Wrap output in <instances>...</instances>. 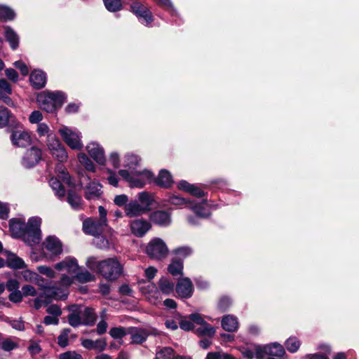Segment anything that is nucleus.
I'll list each match as a JSON object with an SVG mask.
<instances>
[{
    "label": "nucleus",
    "instance_id": "nucleus-1",
    "mask_svg": "<svg viewBox=\"0 0 359 359\" xmlns=\"http://www.w3.org/2000/svg\"><path fill=\"white\" fill-rule=\"evenodd\" d=\"M40 217H31L27 223L22 219H12L9 222L10 231L14 238H21L29 245L39 243L41 239Z\"/></svg>",
    "mask_w": 359,
    "mask_h": 359
},
{
    "label": "nucleus",
    "instance_id": "nucleus-2",
    "mask_svg": "<svg viewBox=\"0 0 359 359\" xmlns=\"http://www.w3.org/2000/svg\"><path fill=\"white\" fill-rule=\"evenodd\" d=\"M65 100V95L60 91H43L37 97L40 108L48 113L53 112L57 107H61Z\"/></svg>",
    "mask_w": 359,
    "mask_h": 359
},
{
    "label": "nucleus",
    "instance_id": "nucleus-3",
    "mask_svg": "<svg viewBox=\"0 0 359 359\" xmlns=\"http://www.w3.org/2000/svg\"><path fill=\"white\" fill-rule=\"evenodd\" d=\"M99 273L105 278L115 280L121 274L123 266L115 258H109L100 262L97 266Z\"/></svg>",
    "mask_w": 359,
    "mask_h": 359
},
{
    "label": "nucleus",
    "instance_id": "nucleus-4",
    "mask_svg": "<svg viewBox=\"0 0 359 359\" xmlns=\"http://www.w3.org/2000/svg\"><path fill=\"white\" fill-rule=\"evenodd\" d=\"M118 174L126 181L128 182L131 187H143L146 183L151 180L153 175L152 173L147 170L142 171L140 170H132L129 172L127 170H120Z\"/></svg>",
    "mask_w": 359,
    "mask_h": 359
},
{
    "label": "nucleus",
    "instance_id": "nucleus-5",
    "mask_svg": "<svg viewBox=\"0 0 359 359\" xmlns=\"http://www.w3.org/2000/svg\"><path fill=\"white\" fill-rule=\"evenodd\" d=\"M145 252L151 259L160 261L167 257L169 250L161 238H154L147 244Z\"/></svg>",
    "mask_w": 359,
    "mask_h": 359
},
{
    "label": "nucleus",
    "instance_id": "nucleus-6",
    "mask_svg": "<svg viewBox=\"0 0 359 359\" xmlns=\"http://www.w3.org/2000/svg\"><path fill=\"white\" fill-rule=\"evenodd\" d=\"M59 133L70 148L80 149L82 147L81 134L79 131L64 126L59 130Z\"/></svg>",
    "mask_w": 359,
    "mask_h": 359
},
{
    "label": "nucleus",
    "instance_id": "nucleus-7",
    "mask_svg": "<svg viewBox=\"0 0 359 359\" xmlns=\"http://www.w3.org/2000/svg\"><path fill=\"white\" fill-rule=\"evenodd\" d=\"M130 11L137 17L139 20L145 25H150L153 21L150 11L140 2H133L130 5Z\"/></svg>",
    "mask_w": 359,
    "mask_h": 359
},
{
    "label": "nucleus",
    "instance_id": "nucleus-8",
    "mask_svg": "<svg viewBox=\"0 0 359 359\" xmlns=\"http://www.w3.org/2000/svg\"><path fill=\"white\" fill-rule=\"evenodd\" d=\"M41 149L36 147H32L26 151L22 159V165L26 168H32L41 161Z\"/></svg>",
    "mask_w": 359,
    "mask_h": 359
},
{
    "label": "nucleus",
    "instance_id": "nucleus-9",
    "mask_svg": "<svg viewBox=\"0 0 359 359\" xmlns=\"http://www.w3.org/2000/svg\"><path fill=\"white\" fill-rule=\"evenodd\" d=\"M142 291L147 295V300L151 304L158 305L161 302V292L153 283L149 282L147 286L142 287Z\"/></svg>",
    "mask_w": 359,
    "mask_h": 359
},
{
    "label": "nucleus",
    "instance_id": "nucleus-10",
    "mask_svg": "<svg viewBox=\"0 0 359 359\" xmlns=\"http://www.w3.org/2000/svg\"><path fill=\"white\" fill-rule=\"evenodd\" d=\"M194 291L192 282L188 278L180 279L176 285V292L182 298H189Z\"/></svg>",
    "mask_w": 359,
    "mask_h": 359
},
{
    "label": "nucleus",
    "instance_id": "nucleus-11",
    "mask_svg": "<svg viewBox=\"0 0 359 359\" xmlns=\"http://www.w3.org/2000/svg\"><path fill=\"white\" fill-rule=\"evenodd\" d=\"M43 290L44 296L55 299H63L67 297V291L62 286L57 287L55 285H44L41 286Z\"/></svg>",
    "mask_w": 359,
    "mask_h": 359
},
{
    "label": "nucleus",
    "instance_id": "nucleus-12",
    "mask_svg": "<svg viewBox=\"0 0 359 359\" xmlns=\"http://www.w3.org/2000/svg\"><path fill=\"white\" fill-rule=\"evenodd\" d=\"M13 144L19 147H27L31 144L32 139L30 135L23 130L13 131L11 135Z\"/></svg>",
    "mask_w": 359,
    "mask_h": 359
},
{
    "label": "nucleus",
    "instance_id": "nucleus-13",
    "mask_svg": "<svg viewBox=\"0 0 359 359\" xmlns=\"http://www.w3.org/2000/svg\"><path fill=\"white\" fill-rule=\"evenodd\" d=\"M86 149L90 157L93 158L97 163L100 165L104 164L106 159L104 149L97 143H90L87 145Z\"/></svg>",
    "mask_w": 359,
    "mask_h": 359
},
{
    "label": "nucleus",
    "instance_id": "nucleus-14",
    "mask_svg": "<svg viewBox=\"0 0 359 359\" xmlns=\"http://www.w3.org/2000/svg\"><path fill=\"white\" fill-rule=\"evenodd\" d=\"M55 269L58 271H66L69 274H74L79 269L76 259L73 257H66L56 264Z\"/></svg>",
    "mask_w": 359,
    "mask_h": 359
},
{
    "label": "nucleus",
    "instance_id": "nucleus-15",
    "mask_svg": "<svg viewBox=\"0 0 359 359\" xmlns=\"http://www.w3.org/2000/svg\"><path fill=\"white\" fill-rule=\"evenodd\" d=\"M43 246L46 250L53 255H58L62 252L61 242L54 236H48L43 243Z\"/></svg>",
    "mask_w": 359,
    "mask_h": 359
},
{
    "label": "nucleus",
    "instance_id": "nucleus-16",
    "mask_svg": "<svg viewBox=\"0 0 359 359\" xmlns=\"http://www.w3.org/2000/svg\"><path fill=\"white\" fill-rule=\"evenodd\" d=\"M151 220L161 226H168L171 224L170 213L165 210H157L151 213Z\"/></svg>",
    "mask_w": 359,
    "mask_h": 359
},
{
    "label": "nucleus",
    "instance_id": "nucleus-17",
    "mask_svg": "<svg viewBox=\"0 0 359 359\" xmlns=\"http://www.w3.org/2000/svg\"><path fill=\"white\" fill-rule=\"evenodd\" d=\"M150 228V223L143 219H135L130 223L132 233L138 237L143 236Z\"/></svg>",
    "mask_w": 359,
    "mask_h": 359
},
{
    "label": "nucleus",
    "instance_id": "nucleus-18",
    "mask_svg": "<svg viewBox=\"0 0 359 359\" xmlns=\"http://www.w3.org/2000/svg\"><path fill=\"white\" fill-rule=\"evenodd\" d=\"M6 256V266L12 269H22L27 268V264L23 259L15 254L6 250L4 252Z\"/></svg>",
    "mask_w": 359,
    "mask_h": 359
},
{
    "label": "nucleus",
    "instance_id": "nucleus-19",
    "mask_svg": "<svg viewBox=\"0 0 359 359\" xmlns=\"http://www.w3.org/2000/svg\"><path fill=\"white\" fill-rule=\"evenodd\" d=\"M12 93V88L8 81L2 79L0 80V100L10 107H14V102L9 97Z\"/></svg>",
    "mask_w": 359,
    "mask_h": 359
},
{
    "label": "nucleus",
    "instance_id": "nucleus-20",
    "mask_svg": "<svg viewBox=\"0 0 359 359\" xmlns=\"http://www.w3.org/2000/svg\"><path fill=\"white\" fill-rule=\"evenodd\" d=\"M104 225H100V222L92 219H87L83 222V231L89 235L97 236L101 233Z\"/></svg>",
    "mask_w": 359,
    "mask_h": 359
},
{
    "label": "nucleus",
    "instance_id": "nucleus-21",
    "mask_svg": "<svg viewBox=\"0 0 359 359\" xmlns=\"http://www.w3.org/2000/svg\"><path fill=\"white\" fill-rule=\"evenodd\" d=\"M81 345L88 350H96L99 352L104 351L107 348V342L104 339H99L95 341L89 339H81Z\"/></svg>",
    "mask_w": 359,
    "mask_h": 359
},
{
    "label": "nucleus",
    "instance_id": "nucleus-22",
    "mask_svg": "<svg viewBox=\"0 0 359 359\" xmlns=\"http://www.w3.org/2000/svg\"><path fill=\"white\" fill-rule=\"evenodd\" d=\"M29 81L34 88L36 89L42 88L45 86L46 82V74L40 70H34L30 74Z\"/></svg>",
    "mask_w": 359,
    "mask_h": 359
},
{
    "label": "nucleus",
    "instance_id": "nucleus-23",
    "mask_svg": "<svg viewBox=\"0 0 359 359\" xmlns=\"http://www.w3.org/2000/svg\"><path fill=\"white\" fill-rule=\"evenodd\" d=\"M79 308L83 324L85 325H93L96 320V314L94 310L83 306H79Z\"/></svg>",
    "mask_w": 359,
    "mask_h": 359
},
{
    "label": "nucleus",
    "instance_id": "nucleus-24",
    "mask_svg": "<svg viewBox=\"0 0 359 359\" xmlns=\"http://www.w3.org/2000/svg\"><path fill=\"white\" fill-rule=\"evenodd\" d=\"M222 327L227 332H236L238 328V318L233 315L224 316L222 319Z\"/></svg>",
    "mask_w": 359,
    "mask_h": 359
},
{
    "label": "nucleus",
    "instance_id": "nucleus-25",
    "mask_svg": "<svg viewBox=\"0 0 359 359\" xmlns=\"http://www.w3.org/2000/svg\"><path fill=\"white\" fill-rule=\"evenodd\" d=\"M101 188L102 186L100 183L95 182H90L86 187L85 198L87 200L98 198L102 193L101 191Z\"/></svg>",
    "mask_w": 359,
    "mask_h": 359
},
{
    "label": "nucleus",
    "instance_id": "nucleus-26",
    "mask_svg": "<svg viewBox=\"0 0 359 359\" xmlns=\"http://www.w3.org/2000/svg\"><path fill=\"white\" fill-rule=\"evenodd\" d=\"M126 215L128 217H136L145 212V208L138 202L133 201L124 206Z\"/></svg>",
    "mask_w": 359,
    "mask_h": 359
},
{
    "label": "nucleus",
    "instance_id": "nucleus-27",
    "mask_svg": "<svg viewBox=\"0 0 359 359\" xmlns=\"http://www.w3.org/2000/svg\"><path fill=\"white\" fill-rule=\"evenodd\" d=\"M69 310L71 311V313L68 316L69 325L73 327H78L83 324L79 306L72 305L70 306Z\"/></svg>",
    "mask_w": 359,
    "mask_h": 359
},
{
    "label": "nucleus",
    "instance_id": "nucleus-28",
    "mask_svg": "<svg viewBox=\"0 0 359 359\" xmlns=\"http://www.w3.org/2000/svg\"><path fill=\"white\" fill-rule=\"evenodd\" d=\"M155 182L160 187L168 188L172 184L173 180L172 175L167 170H161L156 178Z\"/></svg>",
    "mask_w": 359,
    "mask_h": 359
},
{
    "label": "nucleus",
    "instance_id": "nucleus-29",
    "mask_svg": "<svg viewBox=\"0 0 359 359\" xmlns=\"http://www.w3.org/2000/svg\"><path fill=\"white\" fill-rule=\"evenodd\" d=\"M158 285L160 292L165 295H168L174 291L175 283L166 277L160 278Z\"/></svg>",
    "mask_w": 359,
    "mask_h": 359
},
{
    "label": "nucleus",
    "instance_id": "nucleus-30",
    "mask_svg": "<svg viewBox=\"0 0 359 359\" xmlns=\"http://www.w3.org/2000/svg\"><path fill=\"white\" fill-rule=\"evenodd\" d=\"M5 37L13 50H15L18 47L19 37L16 32L10 27L5 28Z\"/></svg>",
    "mask_w": 359,
    "mask_h": 359
},
{
    "label": "nucleus",
    "instance_id": "nucleus-31",
    "mask_svg": "<svg viewBox=\"0 0 359 359\" xmlns=\"http://www.w3.org/2000/svg\"><path fill=\"white\" fill-rule=\"evenodd\" d=\"M131 340L134 344H142L148 337L146 330L134 328L130 331Z\"/></svg>",
    "mask_w": 359,
    "mask_h": 359
},
{
    "label": "nucleus",
    "instance_id": "nucleus-32",
    "mask_svg": "<svg viewBox=\"0 0 359 359\" xmlns=\"http://www.w3.org/2000/svg\"><path fill=\"white\" fill-rule=\"evenodd\" d=\"M215 329L207 322L196 330V333L200 337L212 338L215 334Z\"/></svg>",
    "mask_w": 359,
    "mask_h": 359
},
{
    "label": "nucleus",
    "instance_id": "nucleus-33",
    "mask_svg": "<svg viewBox=\"0 0 359 359\" xmlns=\"http://www.w3.org/2000/svg\"><path fill=\"white\" fill-rule=\"evenodd\" d=\"M267 349L269 355L281 358L285 354L284 347L278 343H271L268 344Z\"/></svg>",
    "mask_w": 359,
    "mask_h": 359
},
{
    "label": "nucleus",
    "instance_id": "nucleus-34",
    "mask_svg": "<svg viewBox=\"0 0 359 359\" xmlns=\"http://www.w3.org/2000/svg\"><path fill=\"white\" fill-rule=\"evenodd\" d=\"M21 274H22L23 279L25 281L38 284L41 287L42 286L41 284L40 283V281H42L43 278L39 275H38L36 273L27 269V270L22 271Z\"/></svg>",
    "mask_w": 359,
    "mask_h": 359
},
{
    "label": "nucleus",
    "instance_id": "nucleus-35",
    "mask_svg": "<svg viewBox=\"0 0 359 359\" xmlns=\"http://www.w3.org/2000/svg\"><path fill=\"white\" fill-rule=\"evenodd\" d=\"M138 200L140 204L145 208V211L150 210L151 206L154 203L153 196L147 192H141L138 194Z\"/></svg>",
    "mask_w": 359,
    "mask_h": 359
},
{
    "label": "nucleus",
    "instance_id": "nucleus-36",
    "mask_svg": "<svg viewBox=\"0 0 359 359\" xmlns=\"http://www.w3.org/2000/svg\"><path fill=\"white\" fill-rule=\"evenodd\" d=\"M49 184L57 197L61 198L65 196V188L57 178L52 177L49 181Z\"/></svg>",
    "mask_w": 359,
    "mask_h": 359
},
{
    "label": "nucleus",
    "instance_id": "nucleus-37",
    "mask_svg": "<svg viewBox=\"0 0 359 359\" xmlns=\"http://www.w3.org/2000/svg\"><path fill=\"white\" fill-rule=\"evenodd\" d=\"M67 202L74 210L81 208V197L72 191L67 193Z\"/></svg>",
    "mask_w": 359,
    "mask_h": 359
},
{
    "label": "nucleus",
    "instance_id": "nucleus-38",
    "mask_svg": "<svg viewBox=\"0 0 359 359\" xmlns=\"http://www.w3.org/2000/svg\"><path fill=\"white\" fill-rule=\"evenodd\" d=\"M183 263L181 260L173 259L168 267V272L173 276L182 275Z\"/></svg>",
    "mask_w": 359,
    "mask_h": 359
},
{
    "label": "nucleus",
    "instance_id": "nucleus-39",
    "mask_svg": "<svg viewBox=\"0 0 359 359\" xmlns=\"http://www.w3.org/2000/svg\"><path fill=\"white\" fill-rule=\"evenodd\" d=\"M301 346V341L295 337L288 338L285 342L286 349L292 353H296Z\"/></svg>",
    "mask_w": 359,
    "mask_h": 359
},
{
    "label": "nucleus",
    "instance_id": "nucleus-40",
    "mask_svg": "<svg viewBox=\"0 0 359 359\" xmlns=\"http://www.w3.org/2000/svg\"><path fill=\"white\" fill-rule=\"evenodd\" d=\"M74 275V278L81 283L90 282L94 280V276L87 270L80 271L78 270Z\"/></svg>",
    "mask_w": 359,
    "mask_h": 359
},
{
    "label": "nucleus",
    "instance_id": "nucleus-41",
    "mask_svg": "<svg viewBox=\"0 0 359 359\" xmlns=\"http://www.w3.org/2000/svg\"><path fill=\"white\" fill-rule=\"evenodd\" d=\"M105 8L109 12H117L122 9L123 5L121 0H103Z\"/></svg>",
    "mask_w": 359,
    "mask_h": 359
},
{
    "label": "nucleus",
    "instance_id": "nucleus-42",
    "mask_svg": "<svg viewBox=\"0 0 359 359\" xmlns=\"http://www.w3.org/2000/svg\"><path fill=\"white\" fill-rule=\"evenodd\" d=\"M47 146L50 152L52 154L53 151H55L57 150V149H59L62 145L55 135L50 134L48 135Z\"/></svg>",
    "mask_w": 359,
    "mask_h": 359
},
{
    "label": "nucleus",
    "instance_id": "nucleus-43",
    "mask_svg": "<svg viewBox=\"0 0 359 359\" xmlns=\"http://www.w3.org/2000/svg\"><path fill=\"white\" fill-rule=\"evenodd\" d=\"M155 359H175L172 348L165 347L156 353Z\"/></svg>",
    "mask_w": 359,
    "mask_h": 359
},
{
    "label": "nucleus",
    "instance_id": "nucleus-44",
    "mask_svg": "<svg viewBox=\"0 0 359 359\" xmlns=\"http://www.w3.org/2000/svg\"><path fill=\"white\" fill-rule=\"evenodd\" d=\"M14 11L5 6H0V18L3 20H12L15 18Z\"/></svg>",
    "mask_w": 359,
    "mask_h": 359
},
{
    "label": "nucleus",
    "instance_id": "nucleus-45",
    "mask_svg": "<svg viewBox=\"0 0 359 359\" xmlns=\"http://www.w3.org/2000/svg\"><path fill=\"white\" fill-rule=\"evenodd\" d=\"M78 158L79 162L85 166L86 170L94 172L95 171V165L91 160L85 154H79L78 155Z\"/></svg>",
    "mask_w": 359,
    "mask_h": 359
},
{
    "label": "nucleus",
    "instance_id": "nucleus-46",
    "mask_svg": "<svg viewBox=\"0 0 359 359\" xmlns=\"http://www.w3.org/2000/svg\"><path fill=\"white\" fill-rule=\"evenodd\" d=\"M11 118L9 110L4 107H0V128L6 126Z\"/></svg>",
    "mask_w": 359,
    "mask_h": 359
},
{
    "label": "nucleus",
    "instance_id": "nucleus-47",
    "mask_svg": "<svg viewBox=\"0 0 359 359\" xmlns=\"http://www.w3.org/2000/svg\"><path fill=\"white\" fill-rule=\"evenodd\" d=\"M173 254L180 259H184L192 253V250L187 246H182L175 249Z\"/></svg>",
    "mask_w": 359,
    "mask_h": 359
},
{
    "label": "nucleus",
    "instance_id": "nucleus-48",
    "mask_svg": "<svg viewBox=\"0 0 359 359\" xmlns=\"http://www.w3.org/2000/svg\"><path fill=\"white\" fill-rule=\"evenodd\" d=\"M70 330L64 329L57 337V344L60 347L65 348L69 344V333Z\"/></svg>",
    "mask_w": 359,
    "mask_h": 359
},
{
    "label": "nucleus",
    "instance_id": "nucleus-49",
    "mask_svg": "<svg viewBox=\"0 0 359 359\" xmlns=\"http://www.w3.org/2000/svg\"><path fill=\"white\" fill-rule=\"evenodd\" d=\"M93 243L99 248L104 249L109 247L108 240L103 236L100 235V233L97 236H94Z\"/></svg>",
    "mask_w": 359,
    "mask_h": 359
},
{
    "label": "nucleus",
    "instance_id": "nucleus-50",
    "mask_svg": "<svg viewBox=\"0 0 359 359\" xmlns=\"http://www.w3.org/2000/svg\"><path fill=\"white\" fill-rule=\"evenodd\" d=\"M189 208H191L198 217H207L209 216L210 212L202 205H192L191 203Z\"/></svg>",
    "mask_w": 359,
    "mask_h": 359
},
{
    "label": "nucleus",
    "instance_id": "nucleus-51",
    "mask_svg": "<svg viewBox=\"0 0 359 359\" xmlns=\"http://www.w3.org/2000/svg\"><path fill=\"white\" fill-rule=\"evenodd\" d=\"M58 161L62 163L67 159V153L63 146L57 149L55 151L51 154Z\"/></svg>",
    "mask_w": 359,
    "mask_h": 359
},
{
    "label": "nucleus",
    "instance_id": "nucleus-52",
    "mask_svg": "<svg viewBox=\"0 0 359 359\" xmlns=\"http://www.w3.org/2000/svg\"><path fill=\"white\" fill-rule=\"evenodd\" d=\"M268 344L266 346L255 345L254 346L255 356L257 359H264L268 355Z\"/></svg>",
    "mask_w": 359,
    "mask_h": 359
},
{
    "label": "nucleus",
    "instance_id": "nucleus-53",
    "mask_svg": "<svg viewBox=\"0 0 359 359\" xmlns=\"http://www.w3.org/2000/svg\"><path fill=\"white\" fill-rule=\"evenodd\" d=\"M168 201L170 203L177 206H181L185 205L189 208L191 202L187 201L184 198L179 197L177 196H172L169 197Z\"/></svg>",
    "mask_w": 359,
    "mask_h": 359
},
{
    "label": "nucleus",
    "instance_id": "nucleus-54",
    "mask_svg": "<svg viewBox=\"0 0 359 359\" xmlns=\"http://www.w3.org/2000/svg\"><path fill=\"white\" fill-rule=\"evenodd\" d=\"M109 334L113 339H118L123 338L126 334V332L122 327H113L110 330Z\"/></svg>",
    "mask_w": 359,
    "mask_h": 359
},
{
    "label": "nucleus",
    "instance_id": "nucleus-55",
    "mask_svg": "<svg viewBox=\"0 0 359 359\" xmlns=\"http://www.w3.org/2000/svg\"><path fill=\"white\" fill-rule=\"evenodd\" d=\"M126 166L128 167L130 169L133 168V166L137 165L140 162L139 157L134 154L127 155L126 156Z\"/></svg>",
    "mask_w": 359,
    "mask_h": 359
},
{
    "label": "nucleus",
    "instance_id": "nucleus-56",
    "mask_svg": "<svg viewBox=\"0 0 359 359\" xmlns=\"http://www.w3.org/2000/svg\"><path fill=\"white\" fill-rule=\"evenodd\" d=\"M38 271L46 276L48 278H54L55 276V272L50 267L47 266H39L37 267Z\"/></svg>",
    "mask_w": 359,
    "mask_h": 359
},
{
    "label": "nucleus",
    "instance_id": "nucleus-57",
    "mask_svg": "<svg viewBox=\"0 0 359 359\" xmlns=\"http://www.w3.org/2000/svg\"><path fill=\"white\" fill-rule=\"evenodd\" d=\"M59 359H83L82 355L75 351H67L60 355Z\"/></svg>",
    "mask_w": 359,
    "mask_h": 359
},
{
    "label": "nucleus",
    "instance_id": "nucleus-58",
    "mask_svg": "<svg viewBox=\"0 0 359 359\" xmlns=\"http://www.w3.org/2000/svg\"><path fill=\"white\" fill-rule=\"evenodd\" d=\"M22 293L23 296L27 297V296H32L34 297L37 294L36 290L35 288L30 285H25L22 286Z\"/></svg>",
    "mask_w": 359,
    "mask_h": 359
},
{
    "label": "nucleus",
    "instance_id": "nucleus-59",
    "mask_svg": "<svg viewBox=\"0 0 359 359\" xmlns=\"http://www.w3.org/2000/svg\"><path fill=\"white\" fill-rule=\"evenodd\" d=\"M19 282L17 280L13 278L9 279L6 284V289L11 292L19 290Z\"/></svg>",
    "mask_w": 359,
    "mask_h": 359
},
{
    "label": "nucleus",
    "instance_id": "nucleus-60",
    "mask_svg": "<svg viewBox=\"0 0 359 359\" xmlns=\"http://www.w3.org/2000/svg\"><path fill=\"white\" fill-rule=\"evenodd\" d=\"M22 291L17 290L14 292H11L9 294L8 299L11 302L13 303H19L22 300Z\"/></svg>",
    "mask_w": 359,
    "mask_h": 359
},
{
    "label": "nucleus",
    "instance_id": "nucleus-61",
    "mask_svg": "<svg viewBox=\"0 0 359 359\" xmlns=\"http://www.w3.org/2000/svg\"><path fill=\"white\" fill-rule=\"evenodd\" d=\"M13 65L20 71L22 75H23V76L28 75L29 69L25 62H23L21 60H18V61H15L13 63Z\"/></svg>",
    "mask_w": 359,
    "mask_h": 359
},
{
    "label": "nucleus",
    "instance_id": "nucleus-62",
    "mask_svg": "<svg viewBox=\"0 0 359 359\" xmlns=\"http://www.w3.org/2000/svg\"><path fill=\"white\" fill-rule=\"evenodd\" d=\"M6 77L13 82H17L18 81V72L12 68H8L5 70Z\"/></svg>",
    "mask_w": 359,
    "mask_h": 359
},
{
    "label": "nucleus",
    "instance_id": "nucleus-63",
    "mask_svg": "<svg viewBox=\"0 0 359 359\" xmlns=\"http://www.w3.org/2000/svg\"><path fill=\"white\" fill-rule=\"evenodd\" d=\"M58 177L62 180L64 183H66L69 186L74 187V182L72 179L71 176L69 175L67 170L62 172L58 175Z\"/></svg>",
    "mask_w": 359,
    "mask_h": 359
},
{
    "label": "nucleus",
    "instance_id": "nucleus-64",
    "mask_svg": "<svg viewBox=\"0 0 359 359\" xmlns=\"http://www.w3.org/2000/svg\"><path fill=\"white\" fill-rule=\"evenodd\" d=\"M231 302L229 297H222L218 303V308L222 311H226L231 305Z\"/></svg>",
    "mask_w": 359,
    "mask_h": 359
}]
</instances>
